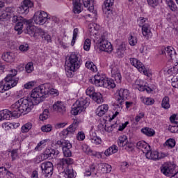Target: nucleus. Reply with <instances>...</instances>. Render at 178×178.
Wrapping results in <instances>:
<instances>
[{"mask_svg": "<svg viewBox=\"0 0 178 178\" xmlns=\"http://www.w3.org/2000/svg\"><path fill=\"white\" fill-rule=\"evenodd\" d=\"M149 6L152 8H155L159 5V0H147Z\"/></svg>", "mask_w": 178, "mask_h": 178, "instance_id": "obj_56", "label": "nucleus"}, {"mask_svg": "<svg viewBox=\"0 0 178 178\" xmlns=\"http://www.w3.org/2000/svg\"><path fill=\"white\" fill-rule=\"evenodd\" d=\"M35 26L31 25V21H29V23L26 25L25 34H29L31 37H35Z\"/></svg>", "mask_w": 178, "mask_h": 178, "instance_id": "obj_29", "label": "nucleus"}, {"mask_svg": "<svg viewBox=\"0 0 178 178\" xmlns=\"http://www.w3.org/2000/svg\"><path fill=\"white\" fill-rule=\"evenodd\" d=\"M86 95L89 97H92L94 94H95V90L94 89V87L90 86L86 89Z\"/></svg>", "mask_w": 178, "mask_h": 178, "instance_id": "obj_53", "label": "nucleus"}, {"mask_svg": "<svg viewBox=\"0 0 178 178\" xmlns=\"http://www.w3.org/2000/svg\"><path fill=\"white\" fill-rule=\"evenodd\" d=\"M129 60H130L131 65H132V66H134V67H136V69H138V70L140 73H143V74H145V76H147V77H151V76H152V74L149 72L145 70V67L144 66V64H143V63H141L137 58H130Z\"/></svg>", "mask_w": 178, "mask_h": 178, "instance_id": "obj_10", "label": "nucleus"}, {"mask_svg": "<svg viewBox=\"0 0 178 178\" xmlns=\"http://www.w3.org/2000/svg\"><path fill=\"white\" fill-rule=\"evenodd\" d=\"M142 102L145 105H154L155 100L151 97H142Z\"/></svg>", "mask_w": 178, "mask_h": 178, "instance_id": "obj_42", "label": "nucleus"}, {"mask_svg": "<svg viewBox=\"0 0 178 178\" xmlns=\"http://www.w3.org/2000/svg\"><path fill=\"white\" fill-rule=\"evenodd\" d=\"M30 8H33V2L30 0H24L18 7L17 12L19 15H27L30 12Z\"/></svg>", "mask_w": 178, "mask_h": 178, "instance_id": "obj_13", "label": "nucleus"}, {"mask_svg": "<svg viewBox=\"0 0 178 178\" xmlns=\"http://www.w3.org/2000/svg\"><path fill=\"white\" fill-rule=\"evenodd\" d=\"M91 48V40L89 38H87L83 44V49L85 51H90V49Z\"/></svg>", "mask_w": 178, "mask_h": 178, "instance_id": "obj_48", "label": "nucleus"}, {"mask_svg": "<svg viewBox=\"0 0 178 178\" xmlns=\"http://www.w3.org/2000/svg\"><path fill=\"white\" fill-rule=\"evenodd\" d=\"M41 130L43 133H49V131H52V125L51 124L43 125L41 127Z\"/></svg>", "mask_w": 178, "mask_h": 178, "instance_id": "obj_49", "label": "nucleus"}, {"mask_svg": "<svg viewBox=\"0 0 178 178\" xmlns=\"http://www.w3.org/2000/svg\"><path fill=\"white\" fill-rule=\"evenodd\" d=\"M80 66H81L80 54L76 52H72L69 57L68 63L65 67L67 77H73L74 76V72L78 69H80Z\"/></svg>", "mask_w": 178, "mask_h": 178, "instance_id": "obj_5", "label": "nucleus"}, {"mask_svg": "<svg viewBox=\"0 0 178 178\" xmlns=\"http://www.w3.org/2000/svg\"><path fill=\"white\" fill-rule=\"evenodd\" d=\"M115 3V0H105L102 6V10L106 15H112V6Z\"/></svg>", "mask_w": 178, "mask_h": 178, "instance_id": "obj_19", "label": "nucleus"}, {"mask_svg": "<svg viewBox=\"0 0 178 178\" xmlns=\"http://www.w3.org/2000/svg\"><path fill=\"white\" fill-rule=\"evenodd\" d=\"M90 105V98H80L74 104L71 113L74 115H77L79 113H81V112H84L86 108Z\"/></svg>", "mask_w": 178, "mask_h": 178, "instance_id": "obj_8", "label": "nucleus"}, {"mask_svg": "<svg viewBox=\"0 0 178 178\" xmlns=\"http://www.w3.org/2000/svg\"><path fill=\"white\" fill-rule=\"evenodd\" d=\"M126 52V44H121L117 47L116 54L119 58H123Z\"/></svg>", "mask_w": 178, "mask_h": 178, "instance_id": "obj_31", "label": "nucleus"}, {"mask_svg": "<svg viewBox=\"0 0 178 178\" xmlns=\"http://www.w3.org/2000/svg\"><path fill=\"white\" fill-rule=\"evenodd\" d=\"M35 85V81H30L24 85V88H26V90H29V88H33V87H34Z\"/></svg>", "mask_w": 178, "mask_h": 178, "instance_id": "obj_62", "label": "nucleus"}, {"mask_svg": "<svg viewBox=\"0 0 178 178\" xmlns=\"http://www.w3.org/2000/svg\"><path fill=\"white\" fill-rule=\"evenodd\" d=\"M136 85L138 86V90L139 91H147V92H151L152 90L149 87L145 86V85H141V82L138 83V81L136 82Z\"/></svg>", "mask_w": 178, "mask_h": 178, "instance_id": "obj_41", "label": "nucleus"}, {"mask_svg": "<svg viewBox=\"0 0 178 178\" xmlns=\"http://www.w3.org/2000/svg\"><path fill=\"white\" fill-rule=\"evenodd\" d=\"M161 106L163 109H169L170 108V104H169V97H164L161 102Z\"/></svg>", "mask_w": 178, "mask_h": 178, "instance_id": "obj_40", "label": "nucleus"}, {"mask_svg": "<svg viewBox=\"0 0 178 178\" xmlns=\"http://www.w3.org/2000/svg\"><path fill=\"white\" fill-rule=\"evenodd\" d=\"M130 92L129 90L121 88L118 90V96L115 97V102H114V106L117 111H122L123 109V105H124V101L129 98Z\"/></svg>", "mask_w": 178, "mask_h": 178, "instance_id": "obj_9", "label": "nucleus"}, {"mask_svg": "<svg viewBox=\"0 0 178 178\" xmlns=\"http://www.w3.org/2000/svg\"><path fill=\"white\" fill-rule=\"evenodd\" d=\"M44 160V156L42 154V156H37L35 159H33V162L35 163H40V162H42Z\"/></svg>", "mask_w": 178, "mask_h": 178, "instance_id": "obj_60", "label": "nucleus"}, {"mask_svg": "<svg viewBox=\"0 0 178 178\" xmlns=\"http://www.w3.org/2000/svg\"><path fill=\"white\" fill-rule=\"evenodd\" d=\"M32 127H33V124L31 122H28L22 127V132L29 133V131L31 130Z\"/></svg>", "mask_w": 178, "mask_h": 178, "instance_id": "obj_44", "label": "nucleus"}, {"mask_svg": "<svg viewBox=\"0 0 178 178\" xmlns=\"http://www.w3.org/2000/svg\"><path fill=\"white\" fill-rule=\"evenodd\" d=\"M99 168L103 173H111L112 172V166L108 163H101Z\"/></svg>", "mask_w": 178, "mask_h": 178, "instance_id": "obj_32", "label": "nucleus"}, {"mask_svg": "<svg viewBox=\"0 0 178 178\" xmlns=\"http://www.w3.org/2000/svg\"><path fill=\"white\" fill-rule=\"evenodd\" d=\"M141 133L145 134V136H147V137H152V136H155V131L148 127L143 128L141 129Z\"/></svg>", "mask_w": 178, "mask_h": 178, "instance_id": "obj_34", "label": "nucleus"}, {"mask_svg": "<svg viewBox=\"0 0 178 178\" xmlns=\"http://www.w3.org/2000/svg\"><path fill=\"white\" fill-rule=\"evenodd\" d=\"M90 81L92 84H95L96 87H104L106 81V76L102 74L95 75V76L90 79Z\"/></svg>", "mask_w": 178, "mask_h": 178, "instance_id": "obj_14", "label": "nucleus"}, {"mask_svg": "<svg viewBox=\"0 0 178 178\" xmlns=\"http://www.w3.org/2000/svg\"><path fill=\"white\" fill-rule=\"evenodd\" d=\"M104 88H115L116 87V83H115V81L113 79H108L106 77V81L104 83Z\"/></svg>", "mask_w": 178, "mask_h": 178, "instance_id": "obj_33", "label": "nucleus"}, {"mask_svg": "<svg viewBox=\"0 0 178 178\" xmlns=\"http://www.w3.org/2000/svg\"><path fill=\"white\" fill-rule=\"evenodd\" d=\"M90 140L91 143L96 144V145H99V144L102 143V140H101L99 136H97V134H92V136H90Z\"/></svg>", "mask_w": 178, "mask_h": 178, "instance_id": "obj_39", "label": "nucleus"}, {"mask_svg": "<svg viewBox=\"0 0 178 178\" xmlns=\"http://www.w3.org/2000/svg\"><path fill=\"white\" fill-rule=\"evenodd\" d=\"M108 109H109V106L107 104H103L102 106H99L96 109V115L99 117L104 116V115H105V113L108 112Z\"/></svg>", "mask_w": 178, "mask_h": 178, "instance_id": "obj_27", "label": "nucleus"}, {"mask_svg": "<svg viewBox=\"0 0 178 178\" xmlns=\"http://www.w3.org/2000/svg\"><path fill=\"white\" fill-rule=\"evenodd\" d=\"M12 15H10V14L0 11V20H1V22L5 19H10Z\"/></svg>", "mask_w": 178, "mask_h": 178, "instance_id": "obj_52", "label": "nucleus"}, {"mask_svg": "<svg viewBox=\"0 0 178 178\" xmlns=\"http://www.w3.org/2000/svg\"><path fill=\"white\" fill-rule=\"evenodd\" d=\"M19 49L22 52H27V51H29V44H21L19 47Z\"/></svg>", "mask_w": 178, "mask_h": 178, "instance_id": "obj_61", "label": "nucleus"}, {"mask_svg": "<svg viewBox=\"0 0 178 178\" xmlns=\"http://www.w3.org/2000/svg\"><path fill=\"white\" fill-rule=\"evenodd\" d=\"M94 0H72V5L74 6L73 12L75 14L79 15L81 13V4H83V6L87 8L89 12L92 13H95L94 10Z\"/></svg>", "mask_w": 178, "mask_h": 178, "instance_id": "obj_7", "label": "nucleus"}, {"mask_svg": "<svg viewBox=\"0 0 178 178\" xmlns=\"http://www.w3.org/2000/svg\"><path fill=\"white\" fill-rule=\"evenodd\" d=\"M26 71L28 73H31L34 70V64L32 62L28 63L25 67Z\"/></svg>", "mask_w": 178, "mask_h": 178, "instance_id": "obj_50", "label": "nucleus"}, {"mask_svg": "<svg viewBox=\"0 0 178 178\" xmlns=\"http://www.w3.org/2000/svg\"><path fill=\"white\" fill-rule=\"evenodd\" d=\"M54 112L60 113V115H65L66 113V106L63 102L57 101L53 105Z\"/></svg>", "mask_w": 178, "mask_h": 178, "instance_id": "obj_15", "label": "nucleus"}, {"mask_svg": "<svg viewBox=\"0 0 178 178\" xmlns=\"http://www.w3.org/2000/svg\"><path fill=\"white\" fill-rule=\"evenodd\" d=\"M142 34L143 37H145L148 40V38H151L152 37V32H151V25L149 24H144L142 26Z\"/></svg>", "mask_w": 178, "mask_h": 178, "instance_id": "obj_21", "label": "nucleus"}, {"mask_svg": "<svg viewBox=\"0 0 178 178\" xmlns=\"http://www.w3.org/2000/svg\"><path fill=\"white\" fill-rule=\"evenodd\" d=\"M129 42L131 47H134L137 44V37L131 35L129 38Z\"/></svg>", "mask_w": 178, "mask_h": 178, "instance_id": "obj_47", "label": "nucleus"}, {"mask_svg": "<svg viewBox=\"0 0 178 178\" xmlns=\"http://www.w3.org/2000/svg\"><path fill=\"white\" fill-rule=\"evenodd\" d=\"M30 23V20L24 19V21H20L17 22V24L15 26V31H18V34H22L23 33V26L26 24L27 26Z\"/></svg>", "mask_w": 178, "mask_h": 178, "instance_id": "obj_25", "label": "nucleus"}, {"mask_svg": "<svg viewBox=\"0 0 178 178\" xmlns=\"http://www.w3.org/2000/svg\"><path fill=\"white\" fill-rule=\"evenodd\" d=\"M111 77L114 79L116 83H122V74H120V71L116 67H113L111 69Z\"/></svg>", "mask_w": 178, "mask_h": 178, "instance_id": "obj_22", "label": "nucleus"}, {"mask_svg": "<svg viewBox=\"0 0 178 178\" xmlns=\"http://www.w3.org/2000/svg\"><path fill=\"white\" fill-rule=\"evenodd\" d=\"M82 150L86 154H91V149H90V147L87 145H82Z\"/></svg>", "mask_w": 178, "mask_h": 178, "instance_id": "obj_63", "label": "nucleus"}, {"mask_svg": "<svg viewBox=\"0 0 178 178\" xmlns=\"http://www.w3.org/2000/svg\"><path fill=\"white\" fill-rule=\"evenodd\" d=\"M49 116V111L48 109H44L42 114L40 115L39 119L44 122V120H47Z\"/></svg>", "mask_w": 178, "mask_h": 178, "instance_id": "obj_46", "label": "nucleus"}, {"mask_svg": "<svg viewBox=\"0 0 178 178\" xmlns=\"http://www.w3.org/2000/svg\"><path fill=\"white\" fill-rule=\"evenodd\" d=\"M76 138L79 141H83L86 138V134L83 131H79L76 136Z\"/></svg>", "mask_w": 178, "mask_h": 178, "instance_id": "obj_59", "label": "nucleus"}, {"mask_svg": "<svg viewBox=\"0 0 178 178\" xmlns=\"http://www.w3.org/2000/svg\"><path fill=\"white\" fill-rule=\"evenodd\" d=\"M165 3L169 8V9L171 10L172 12H176V10H177V5H176V3H175V1L166 0Z\"/></svg>", "mask_w": 178, "mask_h": 178, "instance_id": "obj_36", "label": "nucleus"}, {"mask_svg": "<svg viewBox=\"0 0 178 178\" xmlns=\"http://www.w3.org/2000/svg\"><path fill=\"white\" fill-rule=\"evenodd\" d=\"M59 151L56 149H46L43 154V159H54L58 157Z\"/></svg>", "mask_w": 178, "mask_h": 178, "instance_id": "obj_16", "label": "nucleus"}, {"mask_svg": "<svg viewBox=\"0 0 178 178\" xmlns=\"http://www.w3.org/2000/svg\"><path fill=\"white\" fill-rule=\"evenodd\" d=\"M56 145H59L62 147L63 154L65 158H63L60 161V165L63 166V168H67L69 165H73L74 161L73 159L70 158L72 156V143L70 141L66 140H57L56 143Z\"/></svg>", "mask_w": 178, "mask_h": 178, "instance_id": "obj_3", "label": "nucleus"}, {"mask_svg": "<svg viewBox=\"0 0 178 178\" xmlns=\"http://www.w3.org/2000/svg\"><path fill=\"white\" fill-rule=\"evenodd\" d=\"M24 18H23L22 16L17 17V15H14L13 17V23H19V22H24Z\"/></svg>", "mask_w": 178, "mask_h": 178, "instance_id": "obj_58", "label": "nucleus"}, {"mask_svg": "<svg viewBox=\"0 0 178 178\" xmlns=\"http://www.w3.org/2000/svg\"><path fill=\"white\" fill-rule=\"evenodd\" d=\"M49 19L51 18H48V14L44 11H38L33 16V21L35 24H45Z\"/></svg>", "mask_w": 178, "mask_h": 178, "instance_id": "obj_11", "label": "nucleus"}, {"mask_svg": "<svg viewBox=\"0 0 178 178\" xmlns=\"http://www.w3.org/2000/svg\"><path fill=\"white\" fill-rule=\"evenodd\" d=\"M145 156L147 159H152V161H159V159L163 158L162 154L160 156L157 151L152 152L151 149L146 153Z\"/></svg>", "mask_w": 178, "mask_h": 178, "instance_id": "obj_20", "label": "nucleus"}, {"mask_svg": "<svg viewBox=\"0 0 178 178\" xmlns=\"http://www.w3.org/2000/svg\"><path fill=\"white\" fill-rule=\"evenodd\" d=\"M168 131L170 133H178V125L175 124L168 127Z\"/></svg>", "mask_w": 178, "mask_h": 178, "instance_id": "obj_57", "label": "nucleus"}, {"mask_svg": "<svg viewBox=\"0 0 178 178\" xmlns=\"http://www.w3.org/2000/svg\"><path fill=\"white\" fill-rule=\"evenodd\" d=\"M34 33H35V37H37V35H40L42 36L44 34V29L35 26V29H34Z\"/></svg>", "mask_w": 178, "mask_h": 178, "instance_id": "obj_54", "label": "nucleus"}, {"mask_svg": "<svg viewBox=\"0 0 178 178\" xmlns=\"http://www.w3.org/2000/svg\"><path fill=\"white\" fill-rule=\"evenodd\" d=\"M176 145V140L175 139L170 138L164 143V147L168 148H173Z\"/></svg>", "mask_w": 178, "mask_h": 178, "instance_id": "obj_45", "label": "nucleus"}, {"mask_svg": "<svg viewBox=\"0 0 178 178\" xmlns=\"http://www.w3.org/2000/svg\"><path fill=\"white\" fill-rule=\"evenodd\" d=\"M116 152H118V146L112 145L104 152V155H106V156H109L110 155H112V154H116Z\"/></svg>", "mask_w": 178, "mask_h": 178, "instance_id": "obj_35", "label": "nucleus"}, {"mask_svg": "<svg viewBox=\"0 0 178 178\" xmlns=\"http://www.w3.org/2000/svg\"><path fill=\"white\" fill-rule=\"evenodd\" d=\"M168 74H177L178 73V65L171 67L168 70Z\"/></svg>", "mask_w": 178, "mask_h": 178, "instance_id": "obj_51", "label": "nucleus"}, {"mask_svg": "<svg viewBox=\"0 0 178 178\" xmlns=\"http://www.w3.org/2000/svg\"><path fill=\"white\" fill-rule=\"evenodd\" d=\"M16 74H17V70H11L10 74H8L4 80L0 81V92H5L17 86L19 79L15 77Z\"/></svg>", "mask_w": 178, "mask_h": 178, "instance_id": "obj_6", "label": "nucleus"}, {"mask_svg": "<svg viewBox=\"0 0 178 178\" xmlns=\"http://www.w3.org/2000/svg\"><path fill=\"white\" fill-rule=\"evenodd\" d=\"M92 97L93 101L97 104H102V102H104V97H102V94H101V92L95 93Z\"/></svg>", "mask_w": 178, "mask_h": 178, "instance_id": "obj_37", "label": "nucleus"}, {"mask_svg": "<svg viewBox=\"0 0 178 178\" xmlns=\"http://www.w3.org/2000/svg\"><path fill=\"white\" fill-rule=\"evenodd\" d=\"M111 77L114 79L116 83H122V74H120V71L116 67H113L111 69Z\"/></svg>", "mask_w": 178, "mask_h": 178, "instance_id": "obj_23", "label": "nucleus"}, {"mask_svg": "<svg viewBox=\"0 0 178 178\" xmlns=\"http://www.w3.org/2000/svg\"><path fill=\"white\" fill-rule=\"evenodd\" d=\"M3 60L5 62H13L15 60V54L12 52L4 53L1 56Z\"/></svg>", "mask_w": 178, "mask_h": 178, "instance_id": "obj_30", "label": "nucleus"}, {"mask_svg": "<svg viewBox=\"0 0 178 178\" xmlns=\"http://www.w3.org/2000/svg\"><path fill=\"white\" fill-rule=\"evenodd\" d=\"M10 109V110L5 109L0 111V120H9L10 118H19L13 115L12 105Z\"/></svg>", "mask_w": 178, "mask_h": 178, "instance_id": "obj_17", "label": "nucleus"}, {"mask_svg": "<svg viewBox=\"0 0 178 178\" xmlns=\"http://www.w3.org/2000/svg\"><path fill=\"white\" fill-rule=\"evenodd\" d=\"M40 168L42 175H44L45 177H51L54 174V164L49 161L42 163L40 165Z\"/></svg>", "mask_w": 178, "mask_h": 178, "instance_id": "obj_12", "label": "nucleus"}, {"mask_svg": "<svg viewBox=\"0 0 178 178\" xmlns=\"http://www.w3.org/2000/svg\"><path fill=\"white\" fill-rule=\"evenodd\" d=\"M85 66L92 72H97V65H95L92 61H87Z\"/></svg>", "mask_w": 178, "mask_h": 178, "instance_id": "obj_43", "label": "nucleus"}, {"mask_svg": "<svg viewBox=\"0 0 178 178\" xmlns=\"http://www.w3.org/2000/svg\"><path fill=\"white\" fill-rule=\"evenodd\" d=\"M79 120H74L72 124L66 129L70 136H72V134H74V132L77 130V127H79Z\"/></svg>", "mask_w": 178, "mask_h": 178, "instance_id": "obj_26", "label": "nucleus"}, {"mask_svg": "<svg viewBox=\"0 0 178 178\" xmlns=\"http://www.w3.org/2000/svg\"><path fill=\"white\" fill-rule=\"evenodd\" d=\"M118 144L119 147H126L127 144V136L122 135L118 138Z\"/></svg>", "mask_w": 178, "mask_h": 178, "instance_id": "obj_38", "label": "nucleus"}, {"mask_svg": "<svg viewBox=\"0 0 178 178\" xmlns=\"http://www.w3.org/2000/svg\"><path fill=\"white\" fill-rule=\"evenodd\" d=\"M49 88H51V83H44L35 88L32 90L31 97H29L34 104L38 105L40 102L44 101L45 95L49 94Z\"/></svg>", "mask_w": 178, "mask_h": 178, "instance_id": "obj_4", "label": "nucleus"}, {"mask_svg": "<svg viewBox=\"0 0 178 178\" xmlns=\"http://www.w3.org/2000/svg\"><path fill=\"white\" fill-rule=\"evenodd\" d=\"M11 158H12L13 161H16V159L17 158V149H13L11 152Z\"/></svg>", "mask_w": 178, "mask_h": 178, "instance_id": "obj_64", "label": "nucleus"}, {"mask_svg": "<svg viewBox=\"0 0 178 178\" xmlns=\"http://www.w3.org/2000/svg\"><path fill=\"white\" fill-rule=\"evenodd\" d=\"M34 105L37 104H34L30 98H21L12 104L13 115L16 118H20L22 113L26 115L29 113V112H31V109L33 108Z\"/></svg>", "mask_w": 178, "mask_h": 178, "instance_id": "obj_2", "label": "nucleus"}, {"mask_svg": "<svg viewBox=\"0 0 178 178\" xmlns=\"http://www.w3.org/2000/svg\"><path fill=\"white\" fill-rule=\"evenodd\" d=\"M97 173H98V171L97 170V165H95V164H92L89 167V169H88L84 172V176L89 177V176H91V175H92L93 176H97Z\"/></svg>", "mask_w": 178, "mask_h": 178, "instance_id": "obj_28", "label": "nucleus"}, {"mask_svg": "<svg viewBox=\"0 0 178 178\" xmlns=\"http://www.w3.org/2000/svg\"><path fill=\"white\" fill-rule=\"evenodd\" d=\"M88 31L90 36L94 41L96 42L97 48L100 51L108 52L111 54L113 51L112 44L108 41V33L106 32L102 34L100 36L98 34V30H99V25L97 24H91L88 26Z\"/></svg>", "mask_w": 178, "mask_h": 178, "instance_id": "obj_1", "label": "nucleus"}, {"mask_svg": "<svg viewBox=\"0 0 178 178\" xmlns=\"http://www.w3.org/2000/svg\"><path fill=\"white\" fill-rule=\"evenodd\" d=\"M67 136H70V134L69 133V131H67V129H63L60 133V137L61 140H65Z\"/></svg>", "mask_w": 178, "mask_h": 178, "instance_id": "obj_55", "label": "nucleus"}, {"mask_svg": "<svg viewBox=\"0 0 178 178\" xmlns=\"http://www.w3.org/2000/svg\"><path fill=\"white\" fill-rule=\"evenodd\" d=\"M161 54L162 55L165 54L168 58V59H171V60L176 59V50L175 48L170 46L165 47L162 50Z\"/></svg>", "mask_w": 178, "mask_h": 178, "instance_id": "obj_18", "label": "nucleus"}, {"mask_svg": "<svg viewBox=\"0 0 178 178\" xmlns=\"http://www.w3.org/2000/svg\"><path fill=\"white\" fill-rule=\"evenodd\" d=\"M138 149H141L143 154H145L151 149V146L148 145L145 141L141 140L136 143Z\"/></svg>", "mask_w": 178, "mask_h": 178, "instance_id": "obj_24", "label": "nucleus"}]
</instances>
